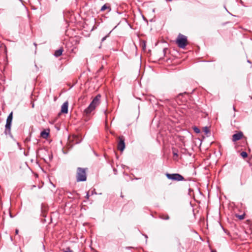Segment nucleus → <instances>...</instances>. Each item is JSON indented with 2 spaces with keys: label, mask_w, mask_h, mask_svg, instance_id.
Wrapping results in <instances>:
<instances>
[{
  "label": "nucleus",
  "mask_w": 252,
  "mask_h": 252,
  "mask_svg": "<svg viewBox=\"0 0 252 252\" xmlns=\"http://www.w3.org/2000/svg\"><path fill=\"white\" fill-rule=\"evenodd\" d=\"M101 95L100 94L97 95L90 104L89 106L84 110V113L86 115H88L94 111L96 106L100 103V99Z\"/></svg>",
  "instance_id": "f257e3e1"
},
{
  "label": "nucleus",
  "mask_w": 252,
  "mask_h": 252,
  "mask_svg": "<svg viewBox=\"0 0 252 252\" xmlns=\"http://www.w3.org/2000/svg\"><path fill=\"white\" fill-rule=\"evenodd\" d=\"M176 43L179 47L184 49L188 44L187 37L180 33L176 39Z\"/></svg>",
  "instance_id": "f03ea898"
},
{
  "label": "nucleus",
  "mask_w": 252,
  "mask_h": 252,
  "mask_svg": "<svg viewBox=\"0 0 252 252\" xmlns=\"http://www.w3.org/2000/svg\"><path fill=\"white\" fill-rule=\"evenodd\" d=\"M87 179L86 171L84 168L78 167L77 169L76 180L77 182L85 181Z\"/></svg>",
  "instance_id": "7ed1b4c3"
},
{
  "label": "nucleus",
  "mask_w": 252,
  "mask_h": 252,
  "mask_svg": "<svg viewBox=\"0 0 252 252\" xmlns=\"http://www.w3.org/2000/svg\"><path fill=\"white\" fill-rule=\"evenodd\" d=\"M12 112L10 113L9 116L7 117L6 119V123L5 125V129L4 133L5 134H8L10 133V128L12 121Z\"/></svg>",
  "instance_id": "20e7f679"
},
{
  "label": "nucleus",
  "mask_w": 252,
  "mask_h": 252,
  "mask_svg": "<svg viewBox=\"0 0 252 252\" xmlns=\"http://www.w3.org/2000/svg\"><path fill=\"white\" fill-rule=\"evenodd\" d=\"M166 176L167 178L169 179L177 181H181L184 180V177L180 174L178 173L175 174H169L166 173Z\"/></svg>",
  "instance_id": "39448f33"
},
{
  "label": "nucleus",
  "mask_w": 252,
  "mask_h": 252,
  "mask_svg": "<svg viewBox=\"0 0 252 252\" xmlns=\"http://www.w3.org/2000/svg\"><path fill=\"white\" fill-rule=\"evenodd\" d=\"M119 141L118 144V149L121 151H123L125 148V139L123 137H119Z\"/></svg>",
  "instance_id": "423d86ee"
},
{
  "label": "nucleus",
  "mask_w": 252,
  "mask_h": 252,
  "mask_svg": "<svg viewBox=\"0 0 252 252\" xmlns=\"http://www.w3.org/2000/svg\"><path fill=\"white\" fill-rule=\"evenodd\" d=\"M243 136V133L241 131H239L237 133L233 135L232 140L233 142H236L240 140Z\"/></svg>",
  "instance_id": "0eeeda50"
},
{
  "label": "nucleus",
  "mask_w": 252,
  "mask_h": 252,
  "mask_svg": "<svg viewBox=\"0 0 252 252\" xmlns=\"http://www.w3.org/2000/svg\"><path fill=\"white\" fill-rule=\"evenodd\" d=\"M68 101L64 102L62 105L61 112L62 113L67 114L68 112Z\"/></svg>",
  "instance_id": "6e6552de"
},
{
  "label": "nucleus",
  "mask_w": 252,
  "mask_h": 252,
  "mask_svg": "<svg viewBox=\"0 0 252 252\" xmlns=\"http://www.w3.org/2000/svg\"><path fill=\"white\" fill-rule=\"evenodd\" d=\"M63 52V49L62 48L56 50L54 53L55 56L56 57H58L62 55Z\"/></svg>",
  "instance_id": "1a4fd4ad"
},
{
  "label": "nucleus",
  "mask_w": 252,
  "mask_h": 252,
  "mask_svg": "<svg viewBox=\"0 0 252 252\" xmlns=\"http://www.w3.org/2000/svg\"><path fill=\"white\" fill-rule=\"evenodd\" d=\"M40 136L45 139L47 138L49 136V132L46 131V130H43L41 132Z\"/></svg>",
  "instance_id": "9d476101"
},
{
  "label": "nucleus",
  "mask_w": 252,
  "mask_h": 252,
  "mask_svg": "<svg viewBox=\"0 0 252 252\" xmlns=\"http://www.w3.org/2000/svg\"><path fill=\"white\" fill-rule=\"evenodd\" d=\"M160 218L161 219L165 220H168L169 219V217L168 215H162L160 216Z\"/></svg>",
  "instance_id": "9b49d317"
},
{
  "label": "nucleus",
  "mask_w": 252,
  "mask_h": 252,
  "mask_svg": "<svg viewBox=\"0 0 252 252\" xmlns=\"http://www.w3.org/2000/svg\"><path fill=\"white\" fill-rule=\"evenodd\" d=\"M245 215L244 214L242 215H236V218L239 219L241 220L244 219Z\"/></svg>",
  "instance_id": "f8f14e48"
},
{
  "label": "nucleus",
  "mask_w": 252,
  "mask_h": 252,
  "mask_svg": "<svg viewBox=\"0 0 252 252\" xmlns=\"http://www.w3.org/2000/svg\"><path fill=\"white\" fill-rule=\"evenodd\" d=\"M241 156L243 158H246L248 157V154L246 152H242L241 153Z\"/></svg>",
  "instance_id": "ddd939ff"
},
{
  "label": "nucleus",
  "mask_w": 252,
  "mask_h": 252,
  "mask_svg": "<svg viewBox=\"0 0 252 252\" xmlns=\"http://www.w3.org/2000/svg\"><path fill=\"white\" fill-rule=\"evenodd\" d=\"M193 130H194V132L196 133H199L200 132V129L198 128H197V127H194L193 128Z\"/></svg>",
  "instance_id": "4468645a"
},
{
  "label": "nucleus",
  "mask_w": 252,
  "mask_h": 252,
  "mask_svg": "<svg viewBox=\"0 0 252 252\" xmlns=\"http://www.w3.org/2000/svg\"><path fill=\"white\" fill-rule=\"evenodd\" d=\"M107 8V6L105 4L104 5H103L101 8V11H104Z\"/></svg>",
  "instance_id": "2eb2a0df"
},
{
  "label": "nucleus",
  "mask_w": 252,
  "mask_h": 252,
  "mask_svg": "<svg viewBox=\"0 0 252 252\" xmlns=\"http://www.w3.org/2000/svg\"><path fill=\"white\" fill-rule=\"evenodd\" d=\"M204 130L206 133H207L208 132H209V130H208L207 127H204Z\"/></svg>",
  "instance_id": "dca6fc26"
},
{
  "label": "nucleus",
  "mask_w": 252,
  "mask_h": 252,
  "mask_svg": "<svg viewBox=\"0 0 252 252\" xmlns=\"http://www.w3.org/2000/svg\"><path fill=\"white\" fill-rule=\"evenodd\" d=\"M173 155H174V156H177V157L178 156L177 153V152H176V151H175V150H173Z\"/></svg>",
  "instance_id": "f3484780"
},
{
  "label": "nucleus",
  "mask_w": 252,
  "mask_h": 252,
  "mask_svg": "<svg viewBox=\"0 0 252 252\" xmlns=\"http://www.w3.org/2000/svg\"><path fill=\"white\" fill-rule=\"evenodd\" d=\"M108 36V35H106V36H104V37H103L101 39V41L102 42L104 41Z\"/></svg>",
  "instance_id": "a211bd4d"
},
{
  "label": "nucleus",
  "mask_w": 252,
  "mask_h": 252,
  "mask_svg": "<svg viewBox=\"0 0 252 252\" xmlns=\"http://www.w3.org/2000/svg\"><path fill=\"white\" fill-rule=\"evenodd\" d=\"M15 233H16V234H18V230H17V229L16 230Z\"/></svg>",
  "instance_id": "6ab92c4d"
},
{
  "label": "nucleus",
  "mask_w": 252,
  "mask_h": 252,
  "mask_svg": "<svg viewBox=\"0 0 252 252\" xmlns=\"http://www.w3.org/2000/svg\"><path fill=\"white\" fill-rule=\"evenodd\" d=\"M86 197L87 198H89V195L88 193L87 194Z\"/></svg>",
  "instance_id": "aec40b11"
},
{
  "label": "nucleus",
  "mask_w": 252,
  "mask_h": 252,
  "mask_svg": "<svg viewBox=\"0 0 252 252\" xmlns=\"http://www.w3.org/2000/svg\"><path fill=\"white\" fill-rule=\"evenodd\" d=\"M233 110H234V111H236V109H235V107L234 106H233Z\"/></svg>",
  "instance_id": "412c9836"
},
{
  "label": "nucleus",
  "mask_w": 252,
  "mask_h": 252,
  "mask_svg": "<svg viewBox=\"0 0 252 252\" xmlns=\"http://www.w3.org/2000/svg\"><path fill=\"white\" fill-rule=\"evenodd\" d=\"M248 62L251 63V62L249 60H248Z\"/></svg>",
  "instance_id": "4be33fe9"
},
{
  "label": "nucleus",
  "mask_w": 252,
  "mask_h": 252,
  "mask_svg": "<svg viewBox=\"0 0 252 252\" xmlns=\"http://www.w3.org/2000/svg\"><path fill=\"white\" fill-rule=\"evenodd\" d=\"M214 252V251H213V252Z\"/></svg>",
  "instance_id": "5701e85b"
}]
</instances>
